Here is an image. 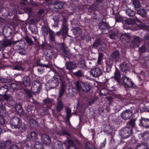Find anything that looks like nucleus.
I'll return each instance as SVG.
<instances>
[{
	"instance_id": "473e14b6",
	"label": "nucleus",
	"mask_w": 149,
	"mask_h": 149,
	"mask_svg": "<svg viewBox=\"0 0 149 149\" xmlns=\"http://www.w3.org/2000/svg\"><path fill=\"white\" fill-rule=\"evenodd\" d=\"M41 30L42 34L45 37L47 36L48 33L49 34V31L45 26H42Z\"/></svg>"
},
{
	"instance_id": "c85d7f7f",
	"label": "nucleus",
	"mask_w": 149,
	"mask_h": 149,
	"mask_svg": "<svg viewBox=\"0 0 149 149\" xmlns=\"http://www.w3.org/2000/svg\"><path fill=\"white\" fill-rule=\"evenodd\" d=\"M111 136V139L109 143L110 146L111 148L116 149L117 148V145L116 144L115 140L113 139V136Z\"/></svg>"
},
{
	"instance_id": "2eb2a0df",
	"label": "nucleus",
	"mask_w": 149,
	"mask_h": 149,
	"mask_svg": "<svg viewBox=\"0 0 149 149\" xmlns=\"http://www.w3.org/2000/svg\"><path fill=\"white\" fill-rule=\"evenodd\" d=\"M41 139L43 143L46 145H49L51 143V139L49 136L47 134H42L41 136Z\"/></svg>"
},
{
	"instance_id": "c756f323",
	"label": "nucleus",
	"mask_w": 149,
	"mask_h": 149,
	"mask_svg": "<svg viewBox=\"0 0 149 149\" xmlns=\"http://www.w3.org/2000/svg\"><path fill=\"white\" fill-rule=\"evenodd\" d=\"M8 88L11 90V91H14L17 90L19 89L18 86V85L15 83H12L10 84L8 86Z\"/></svg>"
},
{
	"instance_id": "5701e85b",
	"label": "nucleus",
	"mask_w": 149,
	"mask_h": 149,
	"mask_svg": "<svg viewBox=\"0 0 149 149\" xmlns=\"http://www.w3.org/2000/svg\"><path fill=\"white\" fill-rule=\"evenodd\" d=\"M149 146L147 143H139L136 146V149H148Z\"/></svg>"
},
{
	"instance_id": "39448f33",
	"label": "nucleus",
	"mask_w": 149,
	"mask_h": 149,
	"mask_svg": "<svg viewBox=\"0 0 149 149\" xmlns=\"http://www.w3.org/2000/svg\"><path fill=\"white\" fill-rule=\"evenodd\" d=\"M120 135L123 138H127L131 136L133 133L132 128L126 127L122 128L120 131Z\"/></svg>"
},
{
	"instance_id": "13d9d810",
	"label": "nucleus",
	"mask_w": 149,
	"mask_h": 149,
	"mask_svg": "<svg viewBox=\"0 0 149 149\" xmlns=\"http://www.w3.org/2000/svg\"><path fill=\"white\" fill-rule=\"evenodd\" d=\"M103 54L102 53H100L99 54L98 57L97 63L98 64L101 63V61L102 58Z\"/></svg>"
},
{
	"instance_id": "bb28decb",
	"label": "nucleus",
	"mask_w": 149,
	"mask_h": 149,
	"mask_svg": "<svg viewBox=\"0 0 149 149\" xmlns=\"http://www.w3.org/2000/svg\"><path fill=\"white\" fill-rule=\"evenodd\" d=\"M3 35L6 37L10 36L12 33V29L11 28L9 27L6 29L3 30Z\"/></svg>"
},
{
	"instance_id": "5fc2aeb1",
	"label": "nucleus",
	"mask_w": 149,
	"mask_h": 149,
	"mask_svg": "<svg viewBox=\"0 0 149 149\" xmlns=\"http://www.w3.org/2000/svg\"><path fill=\"white\" fill-rule=\"evenodd\" d=\"M146 50V47L145 45H143L139 49V53L141 54H142L145 52Z\"/></svg>"
},
{
	"instance_id": "b1692460",
	"label": "nucleus",
	"mask_w": 149,
	"mask_h": 149,
	"mask_svg": "<svg viewBox=\"0 0 149 149\" xmlns=\"http://www.w3.org/2000/svg\"><path fill=\"white\" fill-rule=\"evenodd\" d=\"M99 29L102 30V31L104 30L109 29V26L108 24L103 21H101L99 25Z\"/></svg>"
},
{
	"instance_id": "bf43d9fd",
	"label": "nucleus",
	"mask_w": 149,
	"mask_h": 149,
	"mask_svg": "<svg viewBox=\"0 0 149 149\" xmlns=\"http://www.w3.org/2000/svg\"><path fill=\"white\" fill-rule=\"evenodd\" d=\"M61 134L63 135H67V136H69L70 134L67 131L65 130H62L61 132Z\"/></svg>"
},
{
	"instance_id": "052dcab7",
	"label": "nucleus",
	"mask_w": 149,
	"mask_h": 149,
	"mask_svg": "<svg viewBox=\"0 0 149 149\" xmlns=\"http://www.w3.org/2000/svg\"><path fill=\"white\" fill-rule=\"evenodd\" d=\"M8 149H19V148L17 145L14 144L10 146Z\"/></svg>"
},
{
	"instance_id": "37998d69",
	"label": "nucleus",
	"mask_w": 149,
	"mask_h": 149,
	"mask_svg": "<svg viewBox=\"0 0 149 149\" xmlns=\"http://www.w3.org/2000/svg\"><path fill=\"white\" fill-rule=\"evenodd\" d=\"M23 10L26 13L29 15L32 14V9L30 7H26L24 8Z\"/></svg>"
},
{
	"instance_id": "ddd939ff",
	"label": "nucleus",
	"mask_w": 149,
	"mask_h": 149,
	"mask_svg": "<svg viewBox=\"0 0 149 149\" xmlns=\"http://www.w3.org/2000/svg\"><path fill=\"white\" fill-rule=\"evenodd\" d=\"M141 42L140 38L137 36L135 37L130 43V46L133 48H135L139 47Z\"/></svg>"
},
{
	"instance_id": "9d476101",
	"label": "nucleus",
	"mask_w": 149,
	"mask_h": 149,
	"mask_svg": "<svg viewBox=\"0 0 149 149\" xmlns=\"http://www.w3.org/2000/svg\"><path fill=\"white\" fill-rule=\"evenodd\" d=\"M132 114V112L130 110L127 109L121 113L120 117L123 119L125 120L130 119Z\"/></svg>"
},
{
	"instance_id": "dca6fc26",
	"label": "nucleus",
	"mask_w": 149,
	"mask_h": 149,
	"mask_svg": "<svg viewBox=\"0 0 149 149\" xmlns=\"http://www.w3.org/2000/svg\"><path fill=\"white\" fill-rule=\"evenodd\" d=\"M120 54L118 50H116L113 52L111 55L110 57L112 59L116 62L119 61Z\"/></svg>"
},
{
	"instance_id": "a211bd4d",
	"label": "nucleus",
	"mask_w": 149,
	"mask_h": 149,
	"mask_svg": "<svg viewBox=\"0 0 149 149\" xmlns=\"http://www.w3.org/2000/svg\"><path fill=\"white\" fill-rule=\"evenodd\" d=\"M15 108L18 114L20 115L24 114L23 109L22 108V105L20 104H16L15 105Z\"/></svg>"
},
{
	"instance_id": "7c9ffc66",
	"label": "nucleus",
	"mask_w": 149,
	"mask_h": 149,
	"mask_svg": "<svg viewBox=\"0 0 149 149\" xmlns=\"http://www.w3.org/2000/svg\"><path fill=\"white\" fill-rule=\"evenodd\" d=\"M29 124L31 127L33 128L36 127L38 126V122L35 119H30L29 120Z\"/></svg>"
},
{
	"instance_id": "a19ab883",
	"label": "nucleus",
	"mask_w": 149,
	"mask_h": 149,
	"mask_svg": "<svg viewBox=\"0 0 149 149\" xmlns=\"http://www.w3.org/2000/svg\"><path fill=\"white\" fill-rule=\"evenodd\" d=\"M74 75L77 77H80L84 76V72L81 70H79L73 73Z\"/></svg>"
},
{
	"instance_id": "0eeeda50",
	"label": "nucleus",
	"mask_w": 149,
	"mask_h": 149,
	"mask_svg": "<svg viewBox=\"0 0 149 149\" xmlns=\"http://www.w3.org/2000/svg\"><path fill=\"white\" fill-rule=\"evenodd\" d=\"M41 84L39 81H34L32 83L31 89L36 94H38L41 89Z\"/></svg>"
},
{
	"instance_id": "e433bc0d",
	"label": "nucleus",
	"mask_w": 149,
	"mask_h": 149,
	"mask_svg": "<svg viewBox=\"0 0 149 149\" xmlns=\"http://www.w3.org/2000/svg\"><path fill=\"white\" fill-rule=\"evenodd\" d=\"M72 32L74 34L77 36H80L81 33V30L79 27H76L72 29Z\"/></svg>"
},
{
	"instance_id": "49530a36",
	"label": "nucleus",
	"mask_w": 149,
	"mask_h": 149,
	"mask_svg": "<svg viewBox=\"0 0 149 149\" xmlns=\"http://www.w3.org/2000/svg\"><path fill=\"white\" fill-rule=\"evenodd\" d=\"M116 62L114 60L112 59L110 57V58L106 61V64L107 65L112 66L113 64L116 63Z\"/></svg>"
},
{
	"instance_id": "72a5a7b5",
	"label": "nucleus",
	"mask_w": 149,
	"mask_h": 149,
	"mask_svg": "<svg viewBox=\"0 0 149 149\" xmlns=\"http://www.w3.org/2000/svg\"><path fill=\"white\" fill-rule=\"evenodd\" d=\"M49 38L50 42H53L55 41V35L54 33L51 29L49 31Z\"/></svg>"
},
{
	"instance_id": "6e6552de",
	"label": "nucleus",
	"mask_w": 149,
	"mask_h": 149,
	"mask_svg": "<svg viewBox=\"0 0 149 149\" xmlns=\"http://www.w3.org/2000/svg\"><path fill=\"white\" fill-rule=\"evenodd\" d=\"M122 80L125 87L132 88L134 85V83L131 79L126 76L124 75L122 77Z\"/></svg>"
},
{
	"instance_id": "f257e3e1",
	"label": "nucleus",
	"mask_w": 149,
	"mask_h": 149,
	"mask_svg": "<svg viewBox=\"0 0 149 149\" xmlns=\"http://www.w3.org/2000/svg\"><path fill=\"white\" fill-rule=\"evenodd\" d=\"M67 19L63 17L62 21L61 28L60 30L56 33V35L61 37L63 40H65L66 37L68 36V32L69 30V25L68 24Z\"/></svg>"
},
{
	"instance_id": "79ce46f5",
	"label": "nucleus",
	"mask_w": 149,
	"mask_h": 149,
	"mask_svg": "<svg viewBox=\"0 0 149 149\" xmlns=\"http://www.w3.org/2000/svg\"><path fill=\"white\" fill-rule=\"evenodd\" d=\"M54 149H63L62 142L59 141H57L55 143Z\"/></svg>"
},
{
	"instance_id": "a18cd8bd",
	"label": "nucleus",
	"mask_w": 149,
	"mask_h": 149,
	"mask_svg": "<svg viewBox=\"0 0 149 149\" xmlns=\"http://www.w3.org/2000/svg\"><path fill=\"white\" fill-rule=\"evenodd\" d=\"M126 14L130 17H133L135 15L134 11L129 8L126 10Z\"/></svg>"
},
{
	"instance_id": "09e8293b",
	"label": "nucleus",
	"mask_w": 149,
	"mask_h": 149,
	"mask_svg": "<svg viewBox=\"0 0 149 149\" xmlns=\"http://www.w3.org/2000/svg\"><path fill=\"white\" fill-rule=\"evenodd\" d=\"M125 23L129 25H132L134 24L135 22L134 19H128L125 21Z\"/></svg>"
},
{
	"instance_id": "20e7f679",
	"label": "nucleus",
	"mask_w": 149,
	"mask_h": 149,
	"mask_svg": "<svg viewBox=\"0 0 149 149\" xmlns=\"http://www.w3.org/2000/svg\"><path fill=\"white\" fill-rule=\"evenodd\" d=\"M31 139L35 141L33 146V149H44L43 144L38 141H36L37 136L36 133L34 131H32L31 133Z\"/></svg>"
},
{
	"instance_id": "4468645a",
	"label": "nucleus",
	"mask_w": 149,
	"mask_h": 149,
	"mask_svg": "<svg viewBox=\"0 0 149 149\" xmlns=\"http://www.w3.org/2000/svg\"><path fill=\"white\" fill-rule=\"evenodd\" d=\"M11 140L8 139L6 141H0V149H5L6 147L9 146L12 143Z\"/></svg>"
},
{
	"instance_id": "a878e982",
	"label": "nucleus",
	"mask_w": 149,
	"mask_h": 149,
	"mask_svg": "<svg viewBox=\"0 0 149 149\" xmlns=\"http://www.w3.org/2000/svg\"><path fill=\"white\" fill-rule=\"evenodd\" d=\"M64 3L63 2L57 1L53 3L54 8L56 9H61L63 8Z\"/></svg>"
},
{
	"instance_id": "864d4df0",
	"label": "nucleus",
	"mask_w": 149,
	"mask_h": 149,
	"mask_svg": "<svg viewBox=\"0 0 149 149\" xmlns=\"http://www.w3.org/2000/svg\"><path fill=\"white\" fill-rule=\"evenodd\" d=\"M3 6H0V18H2V17H4L5 16V15L4 13H3V11H4V10H6L5 9L3 8H2Z\"/></svg>"
},
{
	"instance_id": "f03ea898",
	"label": "nucleus",
	"mask_w": 149,
	"mask_h": 149,
	"mask_svg": "<svg viewBox=\"0 0 149 149\" xmlns=\"http://www.w3.org/2000/svg\"><path fill=\"white\" fill-rule=\"evenodd\" d=\"M76 87L77 90L80 91L81 90L85 92H88L90 91L92 88V86L88 83L79 81H76Z\"/></svg>"
},
{
	"instance_id": "9b49d317",
	"label": "nucleus",
	"mask_w": 149,
	"mask_h": 149,
	"mask_svg": "<svg viewBox=\"0 0 149 149\" xmlns=\"http://www.w3.org/2000/svg\"><path fill=\"white\" fill-rule=\"evenodd\" d=\"M139 125L141 127H143L146 129L149 128V119L148 118H144L141 117L139 120Z\"/></svg>"
},
{
	"instance_id": "c9c22d12",
	"label": "nucleus",
	"mask_w": 149,
	"mask_h": 149,
	"mask_svg": "<svg viewBox=\"0 0 149 149\" xmlns=\"http://www.w3.org/2000/svg\"><path fill=\"white\" fill-rule=\"evenodd\" d=\"M101 45V40L100 38L97 39L92 45V47L95 48H97L98 47Z\"/></svg>"
},
{
	"instance_id": "69168bd1",
	"label": "nucleus",
	"mask_w": 149,
	"mask_h": 149,
	"mask_svg": "<svg viewBox=\"0 0 149 149\" xmlns=\"http://www.w3.org/2000/svg\"><path fill=\"white\" fill-rule=\"evenodd\" d=\"M62 51L65 55H67L66 56H68L70 54L69 51L66 49L62 50Z\"/></svg>"
},
{
	"instance_id": "1a4fd4ad",
	"label": "nucleus",
	"mask_w": 149,
	"mask_h": 149,
	"mask_svg": "<svg viewBox=\"0 0 149 149\" xmlns=\"http://www.w3.org/2000/svg\"><path fill=\"white\" fill-rule=\"evenodd\" d=\"M8 91V86L6 85L0 88V96H2L4 100H7L9 98L8 96L6 94Z\"/></svg>"
},
{
	"instance_id": "338daca9",
	"label": "nucleus",
	"mask_w": 149,
	"mask_h": 149,
	"mask_svg": "<svg viewBox=\"0 0 149 149\" xmlns=\"http://www.w3.org/2000/svg\"><path fill=\"white\" fill-rule=\"evenodd\" d=\"M106 143V139H104V140L103 142L101 143L100 147L101 148H102L105 147Z\"/></svg>"
},
{
	"instance_id": "e2e57ef3",
	"label": "nucleus",
	"mask_w": 149,
	"mask_h": 149,
	"mask_svg": "<svg viewBox=\"0 0 149 149\" xmlns=\"http://www.w3.org/2000/svg\"><path fill=\"white\" fill-rule=\"evenodd\" d=\"M43 102L46 104H50L52 102V101L49 99H46L43 100Z\"/></svg>"
},
{
	"instance_id": "de8ad7c7",
	"label": "nucleus",
	"mask_w": 149,
	"mask_h": 149,
	"mask_svg": "<svg viewBox=\"0 0 149 149\" xmlns=\"http://www.w3.org/2000/svg\"><path fill=\"white\" fill-rule=\"evenodd\" d=\"M53 19L54 20V26L57 27L58 26V23L59 22V16H54L53 17Z\"/></svg>"
},
{
	"instance_id": "2f4dec72",
	"label": "nucleus",
	"mask_w": 149,
	"mask_h": 149,
	"mask_svg": "<svg viewBox=\"0 0 149 149\" xmlns=\"http://www.w3.org/2000/svg\"><path fill=\"white\" fill-rule=\"evenodd\" d=\"M63 108V104L61 100L58 101V102L56 106V110L57 111L59 112L61 111Z\"/></svg>"
},
{
	"instance_id": "58836bf2",
	"label": "nucleus",
	"mask_w": 149,
	"mask_h": 149,
	"mask_svg": "<svg viewBox=\"0 0 149 149\" xmlns=\"http://www.w3.org/2000/svg\"><path fill=\"white\" fill-rule=\"evenodd\" d=\"M24 94L26 96L29 98H31L32 96L31 91L29 89L27 88H24Z\"/></svg>"
},
{
	"instance_id": "3c124183",
	"label": "nucleus",
	"mask_w": 149,
	"mask_h": 149,
	"mask_svg": "<svg viewBox=\"0 0 149 149\" xmlns=\"http://www.w3.org/2000/svg\"><path fill=\"white\" fill-rule=\"evenodd\" d=\"M110 38L112 39H116L118 38V35L115 33H111L109 35Z\"/></svg>"
},
{
	"instance_id": "8fccbe9b",
	"label": "nucleus",
	"mask_w": 149,
	"mask_h": 149,
	"mask_svg": "<svg viewBox=\"0 0 149 149\" xmlns=\"http://www.w3.org/2000/svg\"><path fill=\"white\" fill-rule=\"evenodd\" d=\"M136 119L135 118H132L129 122V125L130 127H132L135 126V121Z\"/></svg>"
},
{
	"instance_id": "412c9836",
	"label": "nucleus",
	"mask_w": 149,
	"mask_h": 149,
	"mask_svg": "<svg viewBox=\"0 0 149 149\" xmlns=\"http://www.w3.org/2000/svg\"><path fill=\"white\" fill-rule=\"evenodd\" d=\"M114 78L119 83L120 81L121 75L120 71L116 67V70L114 72Z\"/></svg>"
},
{
	"instance_id": "f8f14e48",
	"label": "nucleus",
	"mask_w": 149,
	"mask_h": 149,
	"mask_svg": "<svg viewBox=\"0 0 149 149\" xmlns=\"http://www.w3.org/2000/svg\"><path fill=\"white\" fill-rule=\"evenodd\" d=\"M90 73L93 77H98L102 74L101 69L99 67L93 68L91 70Z\"/></svg>"
},
{
	"instance_id": "ea45409f",
	"label": "nucleus",
	"mask_w": 149,
	"mask_h": 149,
	"mask_svg": "<svg viewBox=\"0 0 149 149\" xmlns=\"http://www.w3.org/2000/svg\"><path fill=\"white\" fill-rule=\"evenodd\" d=\"M24 39L28 45L30 46L33 45V42L31 38L29 37L28 36H25Z\"/></svg>"
},
{
	"instance_id": "423d86ee",
	"label": "nucleus",
	"mask_w": 149,
	"mask_h": 149,
	"mask_svg": "<svg viewBox=\"0 0 149 149\" xmlns=\"http://www.w3.org/2000/svg\"><path fill=\"white\" fill-rule=\"evenodd\" d=\"M32 63V61L30 60H23L20 61L13 68V69L18 71L24 70L26 65H30Z\"/></svg>"
},
{
	"instance_id": "393cba45",
	"label": "nucleus",
	"mask_w": 149,
	"mask_h": 149,
	"mask_svg": "<svg viewBox=\"0 0 149 149\" xmlns=\"http://www.w3.org/2000/svg\"><path fill=\"white\" fill-rule=\"evenodd\" d=\"M137 14L139 15L141 17H144L146 16L147 12L144 9L139 8L136 9Z\"/></svg>"
},
{
	"instance_id": "774afa93",
	"label": "nucleus",
	"mask_w": 149,
	"mask_h": 149,
	"mask_svg": "<svg viewBox=\"0 0 149 149\" xmlns=\"http://www.w3.org/2000/svg\"><path fill=\"white\" fill-rule=\"evenodd\" d=\"M86 147L88 149H92L91 144L89 142H87L85 144Z\"/></svg>"
},
{
	"instance_id": "cd10ccee",
	"label": "nucleus",
	"mask_w": 149,
	"mask_h": 149,
	"mask_svg": "<svg viewBox=\"0 0 149 149\" xmlns=\"http://www.w3.org/2000/svg\"><path fill=\"white\" fill-rule=\"evenodd\" d=\"M65 91V84L63 82H62L61 84V88L59 90L58 97H61L64 94Z\"/></svg>"
},
{
	"instance_id": "4d7b16f0",
	"label": "nucleus",
	"mask_w": 149,
	"mask_h": 149,
	"mask_svg": "<svg viewBox=\"0 0 149 149\" xmlns=\"http://www.w3.org/2000/svg\"><path fill=\"white\" fill-rule=\"evenodd\" d=\"M143 138L145 140H149V133L147 132H145L143 135Z\"/></svg>"
},
{
	"instance_id": "4c0bfd02",
	"label": "nucleus",
	"mask_w": 149,
	"mask_h": 149,
	"mask_svg": "<svg viewBox=\"0 0 149 149\" xmlns=\"http://www.w3.org/2000/svg\"><path fill=\"white\" fill-rule=\"evenodd\" d=\"M19 42V41L17 40L16 41H13L12 42L11 40L10 39H6L4 42V44L6 46H8L10 45L12 43L13 44H15L16 43Z\"/></svg>"
},
{
	"instance_id": "4be33fe9",
	"label": "nucleus",
	"mask_w": 149,
	"mask_h": 149,
	"mask_svg": "<svg viewBox=\"0 0 149 149\" xmlns=\"http://www.w3.org/2000/svg\"><path fill=\"white\" fill-rule=\"evenodd\" d=\"M31 82V79L30 77L27 76H25L24 77L22 84L25 87L30 86Z\"/></svg>"
},
{
	"instance_id": "0e129e2a",
	"label": "nucleus",
	"mask_w": 149,
	"mask_h": 149,
	"mask_svg": "<svg viewBox=\"0 0 149 149\" xmlns=\"http://www.w3.org/2000/svg\"><path fill=\"white\" fill-rule=\"evenodd\" d=\"M112 66L106 65V72H107L110 73L111 71V68Z\"/></svg>"
},
{
	"instance_id": "c03bdc74",
	"label": "nucleus",
	"mask_w": 149,
	"mask_h": 149,
	"mask_svg": "<svg viewBox=\"0 0 149 149\" xmlns=\"http://www.w3.org/2000/svg\"><path fill=\"white\" fill-rule=\"evenodd\" d=\"M133 4L136 10L138 9L141 7V5L138 0H133Z\"/></svg>"
},
{
	"instance_id": "7ed1b4c3",
	"label": "nucleus",
	"mask_w": 149,
	"mask_h": 149,
	"mask_svg": "<svg viewBox=\"0 0 149 149\" xmlns=\"http://www.w3.org/2000/svg\"><path fill=\"white\" fill-rule=\"evenodd\" d=\"M10 125L12 127L14 128H19V130L22 129L21 130H19V133H22L25 131V128H22L21 127V125L22 121L21 119L15 116L10 120Z\"/></svg>"
},
{
	"instance_id": "680f3d73",
	"label": "nucleus",
	"mask_w": 149,
	"mask_h": 149,
	"mask_svg": "<svg viewBox=\"0 0 149 149\" xmlns=\"http://www.w3.org/2000/svg\"><path fill=\"white\" fill-rule=\"evenodd\" d=\"M141 29L149 31V26L146 25H142L141 26Z\"/></svg>"
},
{
	"instance_id": "6ab92c4d",
	"label": "nucleus",
	"mask_w": 149,
	"mask_h": 149,
	"mask_svg": "<svg viewBox=\"0 0 149 149\" xmlns=\"http://www.w3.org/2000/svg\"><path fill=\"white\" fill-rule=\"evenodd\" d=\"M58 79L56 77L54 78V80H52L49 86L50 89L54 88L57 86L59 84Z\"/></svg>"
},
{
	"instance_id": "aec40b11",
	"label": "nucleus",
	"mask_w": 149,
	"mask_h": 149,
	"mask_svg": "<svg viewBox=\"0 0 149 149\" xmlns=\"http://www.w3.org/2000/svg\"><path fill=\"white\" fill-rule=\"evenodd\" d=\"M76 67L77 65L75 62L70 61L66 64V68L69 70H73Z\"/></svg>"
},
{
	"instance_id": "6e6d98bb",
	"label": "nucleus",
	"mask_w": 149,
	"mask_h": 149,
	"mask_svg": "<svg viewBox=\"0 0 149 149\" xmlns=\"http://www.w3.org/2000/svg\"><path fill=\"white\" fill-rule=\"evenodd\" d=\"M115 18L117 22H121L123 20V17L120 15H117L116 16Z\"/></svg>"
},
{
	"instance_id": "603ef678",
	"label": "nucleus",
	"mask_w": 149,
	"mask_h": 149,
	"mask_svg": "<svg viewBox=\"0 0 149 149\" xmlns=\"http://www.w3.org/2000/svg\"><path fill=\"white\" fill-rule=\"evenodd\" d=\"M11 81L10 79H8L6 78H3L2 77H0V82L2 83H7Z\"/></svg>"
},
{
	"instance_id": "f704fd0d",
	"label": "nucleus",
	"mask_w": 149,
	"mask_h": 149,
	"mask_svg": "<svg viewBox=\"0 0 149 149\" xmlns=\"http://www.w3.org/2000/svg\"><path fill=\"white\" fill-rule=\"evenodd\" d=\"M120 70L122 72H125L128 70L127 65L125 62H123L120 65Z\"/></svg>"
},
{
	"instance_id": "f3484780",
	"label": "nucleus",
	"mask_w": 149,
	"mask_h": 149,
	"mask_svg": "<svg viewBox=\"0 0 149 149\" xmlns=\"http://www.w3.org/2000/svg\"><path fill=\"white\" fill-rule=\"evenodd\" d=\"M120 39L122 42L125 44L130 41V38L129 34H123L120 36Z\"/></svg>"
}]
</instances>
